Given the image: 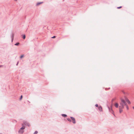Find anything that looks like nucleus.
Masks as SVG:
<instances>
[{
	"instance_id": "nucleus-3",
	"label": "nucleus",
	"mask_w": 134,
	"mask_h": 134,
	"mask_svg": "<svg viewBox=\"0 0 134 134\" xmlns=\"http://www.w3.org/2000/svg\"><path fill=\"white\" fill-rule=\"evenodd\" d=\"M108 108L110 112L113 114V115H114V116H115L114 114V111L113 110V109H112V106H111V109L109 107H108Z\"/></svg>"
},
{
	"instance_id": "nucleus-16",
	"label": "nucleus",
	"mask_w": 134,
	"mask_h": 134,
	"mask_svg": "<svg viewBox=\"0 0 134 134\" xmlns=\"http://www.w3.org/2000/svg\"><path fill=\"white\" fill-rule=\"evenodd\" d=\"M19 44L20 43L19 42H17L16 43H15L14 45L15 46H18L19 45Z\"/></svg>"
},
{
	"instance_id": "nucleus-5",
	"label": "nucleus",
	"mask_w": 134,
	"mask_h": 134,
	"mask_svg": "<svg viewBox=\"0 0 134 134\" xmlns=\"http://www.w3.org/2000/svg\"><path fill=\"white\" fill-rule=\"evenodd\" d=\"M24 124L25 125H26L28 126H30V124L29 123L27 122H24Z\"/></svg>"
},
{
	"instance_id": "nucleus-15",
	"label": "nucleus",
	"mask_w": 134,
	"mask_h": 134,
	"mask_svg": "<svg viewBox=\"0 0 134 134\" xmlns=\"http://www.w3.org/2000/svg\"><path fill=\"white\" fill-rule=\"evenodd\" d=\"M125 105L126 106V107L127 108V110H129V108L127 104V103H126V105Z\"/></svg>"
},
{
	"instance_id": "nucleus-4",
	"label": "nucleus",
	"mask_w": 134,
	"mask_h": 134,
	"mask_svg": "<svg viewBox=\"0 0 134 134\" xmlns=\"http://www.w3.org/2000/svg\"><path fill=\"white\" fill-rule=\"evenodd\" d=\"M14 34L13 33H12L11 35V38H12V42H13V40L14 39Z\"/></svg>"
},
{
	"instance_id": "nucleus-27",
	"label": "nucleus",
	"mask_w": 134,
	"mask_h": 134,
	"mask_svg": "<svg viewBox=\"0 0 134 134\" xmlns=\"http://www.w3.org/2000/svg\"><path fill=\"white\" fill-rule=\"evenodd\" d=\"M132 108H133L134 109V107H132Z\"/></svg>"
},
{
	"instance_id": "nucleus-26",
	"label": "nucleus",
	"mask_w": 134,
	"mask_h": 134,
	"mask_svg": "<svg viewBox=\"0 0 134 134\" xmlns=\"http://www.w3.org/2000/svg\"><path fill=\"white\" fill-rule=\"evenodd\" d=\"M18 63H19V62L18 61L17 62V63L16 64V65H18Z\"/></svg>"
},
{
	"instance_id": "nucleus-28",
	"label": "nucleus",
	"mask_w": 134,
	"mask_h": 134,
	"mask_svg": "<svg viewBox=\"0 0 134 134\" xmlns=\"http://www.w3.org/2000/svg\"><path fill=\"white\" fill-rule=\"evenodd\" d=\"M15 1H17V0H15Z\"/></svg>"
},
{
	"instance_id": "nucleus-14",
	"label": "nucleus",
	"mask_w": 134,
	"mask_h": 134,
	"mask_svg": "<svg viewBox=\"0 0 134 134\" xmlns=\"http://www.w3.org/2000/svg\"><path fill=\"white\" fill-rule=\"evenodd\" d=\"M25 128V127L24 126H23L20 129L23 130Z\"/></svg>"
},
{
	"instance_id": "nucleus-18",
	"label": "nucleus",
	"mask_w": 134,
	"mask_h": 134,
	"mask_svg": "<svg viewBox=\"0 0 134 134\" xmlns=\"http://www.w3.org/2000/svg\"><path fill=\"white\" fill-rule=\"evenodd\" d=\"M119 111L120 113H121L122 111V109H119Z\"/></svg>"
},
{
	"instance_id": "nucleus-23",
	"label": "nucleus",
	"mask_w": 134,
	"mask_h": 134,
	"mask_svg": "<svg viewBox=\"0 0 134 134\" xmlns=\"http://www.w3.org/2000/svg\"><path fill=\"white\" fill-rule=\"evenodd\" d=\"M56 37V36H54L52 37V38H54Z\"/></svg>"
},
{
	"instance_id": "nucleus-12",
	"label": "nucleus",
	"mask_w": 134,
	"mask_h": 134,
	"mask_svg": "<svg viewBox=\"0 0 134 134\" xmlns=\"http://www.w3.org/2000/svg\"><path fill=\"white\" fill-rule=\"evenodd\" d=\"M62 115L63 117L65 118L67 116V115L65 114H62Z\"/></svg>"
},
{
	"instance_id": "nucleus-1",
	"label": "nucleus",
	"mask_w": 134,
	"mask_h": 134,
	"mask_svg": "<svg viewBox=\"0 0 134 134\" xmlns=\"http://www.w3.org/2000/svg\"><path fill=\"white\" fill-rule=\"evenodd\" d=\"M121 102L120 103V105L124 107L125 105L126 104L125 101L122 98L121 99Z\"/></svg>"
},
{
	"instance_id": "nucleus-9",
	"label": "nucleus",
	"mask_w": 134,
	"mask_h": 134,
	"mask_svg": "<svg viewBox=\"0 0 134 134\" xmlns=\"http://www.w3.org/2000/svg\"><path fill=\"white\" fill-rule=\"evenodd\" d=\"M124 108V107L120 105L119 106V109H122Z\"/></svg>"
},
{
	"instance_id": "nucleus-13",
	"label": "nucleus",
	"mask_w": 134,
	"mask_h": 134,
	"mask_svg": "<svg viewBox=\"0 0 134 134\" xmlns=\"http://www.w3.org/2000/svg\"><path fill=\"white\" fill-rule=\"evenodd\" d=\"M43 3V2H39V3H38L37 4H36V5L38 6V5H40V4L42 3Z\"/></svg>"
},
{
	"instance_id": "nucleus-2",
	"label": "nucleus",
	"mask_w": 134,
	"mask_h": 134,
	"mask_svg": "<svg viewBox=\"0 0 134 134\" xmlns=\"http://www.w3.org/2000/svg\"><path fill=\"white\" fill-rule=\"evenodd\" d=\"M70 118L72 122L74 124H75L76 123L75 119L73 117H70Z\"/></svg>"
},
{
	"instance_id": "nucleus-24",
	"label": "nucleus",
	"mask_w": 134,
	"mask_h": 134,
	"mask_svg": "<svg viewBox=\"0 0 134 134\" xmlns=\"http://www.w3.org/2000/svg\"><path fill=\"white\" fill-rule=\"evenodd\" d=\"M95 106H96V107H98V104H96Z\"/></svg>"
},
{
	"instance_id": "nucleus-17",
	"label": "nucleus",
	"mask_w": 134,
	"mask_h": 134,
	"mask_svg": "<svg viewBox=\"0 0 134 134\" xmlns=\"http://www.w3.org/2000/svg\"><path fill=\"white\" fill-rule=\"evenodd\" d=\"M26 36L25 35H23V39H24L25 38Z\"/></svg>"
},
{
	"instance_id": "nucleus-29",
	"label": "nucleus",
	"mask_w": 134,
	"mask_h": 134,
	"mask_svg": "<svg viewBox=\"0 0 134 134\" xmlns=\"http://www.w3.org/2000/svg\"><path fill=\"white\" fill-rule=\"evenodd\" d=\"M110 89V88H109V89Z\"/></svg>"
},
{
	"instance_id": "nucleus-19",
	"label": "nucleus",
	"mask_w": 134,
	"mask_h": 134,
	"mask_svg": "<svg viewBox=\"0 0 134 134\" xmlns=\"http://www.w3.org/2000/svg\"><path fill=\"white\" fill-rule=\"evenodd\" d=\"M38 133V132L37 131H36L33 134H37Z\"/></svg>"
},
{
	"instance_id": "nucleus-30",
	"label": "nucleus",
	"mask_w": 134,
	"mask_h": 134,
	"mask_svg": "<svg viewBox=\"0 0 134 134\" xmlns=\"http://www.w3.org/2000/svg\"><path fill=\"white\" fill-rule=\"evenodd\" d=\"M0 134H2V133H0Z\"/></svg>"
},
{
	"instance_id": "nucleus-31",
	"label": "nucleus",
	"mask_w": 134,
	"mask_h": 134,
	"mask_svg": "<svg viewBox=\"0 0 134 134\" xmlns=\"http://www.w3.org/2000/svg\"><path fill=\"white\" fill-rule=\"evenodd\" d=\"M1 66L0 65V67Z\"/></svg>"
},
{
	"instance_id": "nucleus-22",
	"label": "nucleus",
	"mask_w": 134,
	"mask_h": 134,
	"mask_svg": "<svg viewBox=\"0 0 134 134\" xmlns=\"http://www.w3.org/2000/svg\"><path fill=\"white\" fill-rule=\"evenodd\" d=\"M22 98H23V96L22 95H21L20 97V99L21 100L22 99Z\"/></svg>"
},
{
	"instance_id": "nucleus-7",
	"label": "nucleus",
	"mask_w": 134,
	"mask_h": 134,
	"mask_svg": "<svg viewBox=\"0 0 134 134\" xmlns=\"http://www.w3.org/2000/svg\"><path fill=\"white\" fill-rule=\"evenodd\" d=\"M125 100L127 102V103L129 104H131V102L127 98H125Z\"/></svg>"
},
{
	"instance_id": "nucleus-21",
	"label": "nucleus",
	"mask_w": 134,
	"mask_h": 134,
	"mask_svg": "<svg viewBox=\"0 0 134 134\" xmlns=\"http://www.w3.org/2000/svg\"><path fill=\"white\" fill-rule=\"evenodd\" d=\"M24 55H21L20 57V58H21L23 57Z\"/></svg>"
},
{
	"instance_id": "nucleus-10",
	"label": "nucleus",
	"mask_w": 134,
	"mask_h": 134,
	"mask_svg": "<svg viewBox=\"0 0 134 134\" xmlns=\"http://www.w3.org/2000/svg\"><path fill=\"white\" fill-rule=\"evenodd\" d=\"M115 106L116 108H118L119 107V105L118 103H116L115 104Z\"/></svg>"
},
{
	"instance_id": "nucleus-8",
	"label": "nucleus",
	"mask_w": 134,
	"mask_h": 134,
	"mask_svg": "<svg viewBox=\"0 0 134 134\" xmlns=\"http://www.w3.org/2000/svg\"><path fill=\"white\" fill-rule=\"evenodd\" d=\"M24 132V131L21 129L19 130L18 131L19 133H23Z\"/></svg>"
},
{
	"instance_id": "nucleus-20",
	"label": "nucleus",
	"mask_w": 134,
	"mask_h": 134,
	"mask_svg": "<svg viewBox=\"0 0 134 134\" xmlns=\"http://www.w3.org/2000/svg\"><path fill=\"white\" fill-rule=\"evenodd\" d=\"M122 7V6H120V7H117V8L118 9H119L120 8H121Z\"/></svg>"
},
{
	"instance_id": "nucleus-6",
	"label": "nucleus",
	"mask_w": 134,
	"mask_h": 134,
	"mask_svg": "<svg viewBox=\"0 0 134 134\" xmlns=\"http://www.w3.org/2000/svg\"><path fill=\"white\" fill-rule=\"evenodd\" d=\"M98 109L100 111H102V107L101 106H99L98 107Z\"/></svg>"
},
{
	"instance_id": "nucleus-11",
	"label": "nucleus",
	"mask_w": 134,
	"mask_h": 134,
	"mask_svg": "<svg viewBox=\"0 0 134 134\" xmlns=\"http://www.w3.org/2000/svg\"><path fill=\"white\" fill-rule=\"evenodd\" d=\"M67 120L70 122H71L72 121L69 118H67Z\"/></svg>"
},
{
	"instance_id": "nucleus-25",
	"label": "nucleus",
	"mask_w": 134,
	"mask_h": 134,
	"mask_svg": "<svg viewBox=\"0 0 134 134\" xmlns=\"http://www.w3.org/2000/svg\"><path fill=\"white\" fill-rule=\"evenodd\" d=\"M115 100V99H112V100H111V102H113V101Z\"/></svg>"
}]
</instances>
